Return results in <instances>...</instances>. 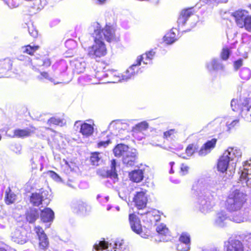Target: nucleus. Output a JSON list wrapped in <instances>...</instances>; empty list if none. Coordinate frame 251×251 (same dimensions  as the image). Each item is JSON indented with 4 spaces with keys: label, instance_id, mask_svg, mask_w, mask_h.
<instances>
[{
    "label": "nucleus",
    "instance_id": "52",
    "mask_svg": "<svg viewBox=\"0 0 251 251\" xmlns=\"http://www.w3.org/2000/svg\"><path fill=\"white\" fill-rule=\"evenodd\" d=\"M65 46L69 50H74L77 47V43L73 39H69L65 42Z\"/></svg>",
    "mask_w": 251,
    "mask_h": 251
},
{
    "label": "nucleus",
    "instance_id": "33",
    "mask_svg": "<svg viewBox=\"0 0 251 251\" xmlns=\"http://www.w3.org/2000/svg\"><path fill=\"white\" fill-rule=\"evenodd\" d=\"M130 179L135 182L141 181L144 178V171L142 170H135L129 174Z\"/></svg>",
    "mask_w": 251,
    "mask_h": 251
},
{
    "label": "nucleus",
    "instance_id": "1",
    "mask_svg": "<svg viewBox=\"0 0 251 251\" xmlns=\"http://www.w3.org/2000/svg\"><path fill=\"white\" fill-rule=\"evenodd\" d=\"M93 30L92 35L94 38V43L88 48L87 55L91 58L97 59L104 56L106 54V48L104 40L108 42L117 41L114 28L106 25L101 28L98 23H94L91 27Z\"/></svg>",
    "mask_w": 251,
    "mask_h": 251
},
{
    "label": "nucleus",
    "instance_id": "63",
    "mask_svg": "<svg viewBox=\"0 0 251 251\" xmlns=\"http://www.w3.org/2000/svg\"><path fill=\"white\" fill-rule=\"evenodd\" d=\"M110 143V141L109 140H107L106 141H100L98 143V147L99 148H105Z\"/></svg>",
    "mask_w": 251,
    "mask_h": 251
},
{
    "label": "nucleus",
    "instance_id": "60",
    "mask_svg": "<svg viewBox=\"0 0 251 251\" xmlns=\"http://www.w3.org/2000/svg\"><path fill=\"white\" fill-rule=\"evenodd\" d=\"M188 170H189V167L187 165H186L184 164H181V167H180V174L181 175H182V176L185 175L186 174H187L188 173Z\"/></svg>",
    "mask_w": 251,
    "mask_h": 251
},
{
    "label": "nucleus",
    "instance_id": "21",
    "mask_svg": "<svg viewBox=\"0 0 251 251\" xmlns=\"http://www.w3.org/2000/svg\"><path fill=\"white\" fill-rule=\"evenodd\" d=\"M191 17L192 18L196 17L195 16H193L191 9H187L181 11L177 22L179 30H181V28L183 27L188 19Z\"/></svg>",
    "mask_w": 251,
    "mask_h": 251
},
{
    "label": "nucleus",
    "instance_id": "7",
    "mask_svg": "<svg viewBox=\"0 0 251 251\" xmlns=\"http://www.w3.org/2000/svg\"><path fill=\"white\" fill-rule=\"evenodd\" d=\"M94 251H128V248L123 240H117L108 243L101 241L94 246Z\"/></svg>",
    "mask_w": 251,
    "mask_h": 251
},
{
    "label": "nucleus",
    "instance_id": "37",
    "mask_svg": "<svg viewBox=\"0 0 251 251\" xmlns=\"http://www.w3.org/2000/svg\"><path fill=\"white\" fill-rule=\"evenodd\" d=\"M175 30H177L176 28H173L170 32L167 33L164 36V40L166 44H172L177 40Z\"/></svg>",
    "mask_w": 251,
    "mask_h": 251
},
{
    "label": "nucleus",
    "instance_id": "4",
    "mask_svg": "<svg viewBox=\"0 0 251 251\" xmlns=\"http://www.w3.org/2000/svg\"><path fill=\"white\" fill-rule=\"evenodd\" d=\"M242 152L237 148H228L219 158L217 163L218 170L225 173L228 176H232L235 172L236 162L241 158Z\"/></svg>",
    "mask_w": 251,
    "mask_h": 251
},
{
    "label": "nucleus",
    "instance_id": "8",
    "mask_svg": "<svg viewBox=\"0 0 251 251\" xmlns=\"http://www.w3.org/2000/svg\"><path fill=\"white\" fill-rule=\"evenodd\" d=\"M70 207L74 213L81 216L89 215L92 209L90 205L81 200H73L70 203Z\"/></svg>",
    "mask_w": 251,
    "mask_h": 251
},
{
    "label": "nucleus",
    "instance_id": "22",
    "mask_svg": "<svg viewBox=\"0 0 251 251\" xmlns=\"http://www.w3.org/2000/svg\"><path fill=\"white\" fill-rule=\"evenodd\" d=\"M35 128L30 126L25 129H16L14 130V135L12 137L24 138L30 136L34 133Z\"/></svg>",
    "mask_w": 251,
    "mask_h": 251
},
{
    "label": "nucleus",
    "instance_id": "40",
    "mask_svg": "<svg viewBox=\"0 0 251 251\" xmlns=\"http://www.w3.org/2000/svg\"><path fill=\"white\" fill-rule=\"evenodd\" d=\"M39 217V212L37 210H31L26 214V220L30 223H33Z\"/></svg>",
    "mask_w": 251,
    "mask_h": 251
},
{
    "label": "nucleus",
    "instance_id": "47",
    "mask_svg": "<svg viewBox=\"0 0 251 251\" xmlns=\"http://www.w3.org/2000/svg\"><path fill=\"white\" fill-rule=\"evenodd\" d=\"M24 27L25 28H27L29 34L33 37L35 38L37 36V31L35 29L31 23L29 22L28 23L25 24Z\"/></svg>",
    "mask_w": 251,
    "mask_h": 251
},
{
    "label": "nucleus",
    "instance_id": "27",
    "mask_svg": "<svg viewBox=\"0 0 251 251\" xmlns=\"http://www.w3.org/2000/svg\"><path fill=\"white\" fill-rule=\"evenodd\" d=\"M37 79L42 82L49 81L53 83L54 84H58L59 82L55 80L57 78V75L49 74L47 72H42L36 76Z\"/></svg>",
    "mask_w": 251,
    "mask_h": 251
},
{
    "label": "nucleus",
    "instance_id": "14",
    "mask_svg": "<svg viewBox=\"0 0 251 251\" xmlns=\"http://www.w3.org/2000/svg\"><path fill=\"white\" fill-rule=\"evenodd\" d=\"M225 248L226 251H244V246L243 243L239 240L229 238L225 242Z\"/></svg>",
    "mask_w": 251,
    "mask_h": 251
},
{
    "label": "nucleus",
    "instance_id": "59",
    "mask_svg": "<svg viewBox=\"0 0 251 251\" xmlns=\"http://www.w3.org/2000/svg\"><path fill=\"white\" fill-rule=\"evenodd\" d=\"M22 0H6L7 4L10 7H16L22 2Z\"/></svg>",
    "mask_w": 251,
    "mask_h": 251
},
{
    "label": "nucleus",
    "instance_id": "6",
    "mask_svg": "<svg viewBox=\"0 0 251 251\" xmlns=\"http://www.w3.org/2000/svg\"><path fill=\"white\" fill-rule=\"evenodd\" d=\"M230 105L233 111L239 110L242 118L247 121L251 122V105H250L249 99L243 97L238 100L233 99Z\"/></svg>",
    "mask_w": 251,
    "mask_h": 251
},
{
    "label": "nucleus",
    "instance_id": "36",
    "mask_svg": "<svg viewBox=\"0 0 251 251\" xmlns=\"http://www.w3.org/2000/svg\"><path fill=\"white\" fill-rule=\"evenodd\" d=\"M156 213V210L153 209L150 211H146L144 213L138 212V214L143 216V221L151 224L153 223V217L154 213Z\"/></svg>",
    "mask_w": 251,
    "mask_h": 251
},
{
    "label": "nucleus",
    "instance_id": "49",
    "mask_svg": "<svg viewBox=\"0 0 251 251\" xmlns=\"http://www.w3.org/2000/svg\"><path fill=\"white\" fill-rule=\"evenodd\" d=\"M44 159V157L43 155L40 153H36L31 160L32 168L36 167L35 166H33V164L35 165L36 162H38L41 165H43Z\"/></svg>",
    "mask_w": 251,
    "mask_h": 251
},
{
    "label": "nucleus",
    "instance_id": "42",
    "mask_svg": "<svg viewBox=\"0 0 251 251\" xmlns=\"http://www.w3.org/2000/svg\"><path fill=\"white\" fill-rule=\"evenodd\" d=\"M16 195L9 189V191H6L5 192V203L7 204L14 203L16 199Z\"/></svg>",
    "mask_w": 251,
    "mask_h": 251
},
{
    "label": "nucleus",
    "instance_id": "50",
    "mask_svg": "<svg viewBox=\"0 0 251 251\" xmlns=\"http://www.w3.org/2000/svg\"><path fill=\"white\" fill-rule=\"evenodd\" d=\"M99 152L92 153L90 157V160L93 165L98 166L100 161V158L99 157Z\"/></svg>",
    "mask_w": 251,
    "mask_h": 251
},
{
    "label": "nucleus",
    "instance_id": "18",
    "mask_svg": "<svg viewBox=\"0 0 251 251\" xmlns=\"http://www.w3.org/2000/svg\"><path fill=\"white\" fill-rule=\"evenodd\" d=\"M251 163H249V166L247 164L244 166L243 170H242L241 174L240 176V181L242 183H246V185L251 188Z\"/></svg>",
    "mask_w": 251,
    "mask_h": 251
},
{
    "label": "nucleus",
    "instance_id": "23",
    "mask_svg": "<svg viewBox=\"0 0 251 251\" xmlns=\"http://www.w3.org/2000/svg\"><path fill=\"white\" fill-rule=\"evenodd\" d=\"M116 162L115 159L111 161V169L109 170L102 171L100 175L103 177H109L113 179L114 182L118 180V174L116 170Z\"/></svg>",
    "mask_w": 251,
    "mask_h": 251
},
{
    "label": "nucleus",
    "instance_id": "25",
    "mask_svg": "<svg viewBox=\"0 0 251 251\" xmlns=\"http://www.w3.org/2000/svg\"><path fill=\"white\" fill-rule=\"evenodd\" d=\"M206 68L210 72L222 71L224 69V65L220 59L214 58L207 63Z\"/></svg>",
    "mask_w": 251,
    "mask_h": 251
},
{
    "label": "nucleus",
    "instance_id": "30",
    "mask_svg": "<svg viewBox=\"0 0 251 251\" xmlns=\"http://www.w3.org/2000/svg\"><path fill=\"white\" fill-rule=\"evenodd\" d=\"M41 220L44 223L52 222L54 218L53 211L50 208L42 210L40 214Z\"/></svg>",
    "mask_w": 251,
    "mask_h": 251
},
{
    "label": "nucleus",
    "instance_id": "55",
    "mask_svg": "<svg viewBox=\"0 0 251 251\" xmlns=\"http://www.w3.org/2000/svg\"><path fill=\"white\" fill-rule=\"evenodd\" d=\"M48 174L54 181L60 182L62 181V179L60 176L53 171H50L48 172Z\"/></svg>",
    "mask_w": 251,
    "mask_h": 251
},
{
    "label": "nucleus",
    "instance_id": "24",
    "mask_svg": "<svg viewBox=\"0 0 251 251\" xmlns=\"http://www.w3.org/2000/svg\"><path fill=\"white\" fill-rule=\"evenodd\" d=\"M232 15L234 18L237 25L240 28L244 25L243 23L249 16L248 12L244 10H237L232 13Z\"/></svg>",
    "mask_w": 251,
    "mask_h": 251
},
{
    "label": "nucleus",
    "instance_id": "43",
    "mask_svg": "<svg viewBox=\"0 0 251 251\" xmlns=\"http://www.w3.org/2000/svg\"><path fill=\"white\" fill-rule=\"evenodd\" d=\"M239 124V120L238 119H233L231 118H227L226 123V125L227 127V130L229 131L231 129L234 128V127L238 126Z\"/></svg>",
    "mask_w": 251,
    "mask_h": 251
},
{
    "label": "nucleus",
    "instance_id": "11",
    "mask_svg": "<svg viewBox=\"0 0 251 251\" xmlns=\"http://www.w3.org/2000/svg\"><path fill=\"white\" fill-rule=\"evenodd\" d=\"M27 233V231L24 228L16 229L11 234V240L17 244H24L28 240Z\"/></svg>",
    "mask_w": 251,
    "mask_h": 251
},
{
    "label": "nucleus",
    "instance_id": "5",
    "mask_svg": "<svg viewBox=\"0 0 251 251\" xmlns=\"http://www.w3.org/2000/svg\"><path fill=\"white\" fill-rule=\"evenodd\" d=\"M247 195L239 190L230 191L225 201L226 210L232 213L230 220L235 215L240 214L241 211L246 205Z\"/></svg>",
    "mask_w": 251,
    "mask_h": 251
},
{
    "label": "nucleus",
    "instance_id": "16",
    "mask_svg": "<svg viewBox=\"0 0 251 251\" xmlns=\"http://www.w3.org/2000/svg\"><path fill=\"white\" fill-rule=\"evenodd\" d=\"M137 159V151L135 149H128L123 157V162L127 166L134 165Z\"/></svg>",
    "mask_w": 251,
    "mask_h": 251
},
{
    "label": "nucleus",
    "instance_id": "38",
    "mask_svg": "<svg viewBox=\"0 0 251 251\" xmlns=\"http://www.w3.org/2000/svg\"><path fill=\"white\" fill-rule=\"evenodd\" d=\"M148 127V123L146 121H143L132 127V131L133 133H138L146 130Z\"/></svg>",
    "mask_w": 251,
    "mask_h": 251
},
{
    "label": "nucleus",
    "instance_id": "32",
    "mask_svg": "<svg viewBox=\"0 0 251 251\" xmlns=\"http://www.w3.org/2000/svg\"><path fill=\"white\" fill-rule=\"evenodd\" d=\"M75 71L78 74L82 73L86 68V63L83 58H80L73 60L72 62Z\"/></svg>",
    "mask_w": 251,
    "mask_h": 251
},
{
    "label": "nucleus",
    "instance_id": "17",
    "mask_svg": "<svg viewBox=\"0 0 251 251\" xmlns=\"http://www.w3.org/2000/svg\"><path fill=\"white\" fill-rule=\"evenodd\" d=\"M146 191L137 192L134 198V201L138 209H142L146 207L147 202Z\"/></svg>",
    "mask_w": 251,
    "mask_h": 251
},
{
    "label": "nucleus",
    "instance_id": "51",
    "mask_svg": "<svg viewBox=\"0 0 251 251\" xmlns=\"http://www.w3.org/2000/svg\"><path fill=\"white\" fill-rule=\"evenodd\" d=\"M243 24L244 25H242L241 28H245L248 31L251 32V16H248Z\"/></svg>",
    "mask_w": 251,
    "mask_h": 251
},
{
    "label": "nucleus",
    "instance_id": "57",
    "mask_svg": "<svg viewBox=\"0 0 251 251\" xmlns=\"http://www.w3.org/2000/svg\"><path fill=\"white\" fill-rule=\"evenodd\" d=\"M243 241L246 246L251 250V233H247L244 235Z\"/></svg>",
    "mask_w": 251,
    "mask_h": 251
},
{
    "label": "nucleus",
    "instance_id": "20",
    "mask_svg": "<svg viewBox=\"0 0 251 251\" xmlns=\"http://www.w3.org/2000/svg\"><path fill=\"white\" fill-rule=\"evenodd\" d=\"M75 127L78 128L80 127L79 132L84 136L88 137L91 136L94 132V127L90 124L77 121L75 123Z\"/></svg>",
    "mask_w": 251,
    "mask_h": 251
},
{
    "label": "nucleus",
    "instance_id": "13",
    "mask_svg": "<svg viewBox=\"0 0 251 251\" xmlns=\"http://www.w3.org/2000/svg\"><path fill=\"white\" fill-rule=\"evenodd\" d=\"M13 66V60L10 58L0 60V77H8Z\"/></svg>",
    "mask_w": 251,
    "mask_h": 251
},
{
    "label": "nucleus",
    "instance_id": "26",
    "mask_svg": "<svg viewBox=\"0 0 251 251\" xmlns=\"http://www.w3.org/2000/svg\"><path fill=\"white\" fill-rule=\"evenodd\" d=\"M217 139L213 138L211 140L207 141L198 151L199 155L200 156H205L209 153L213 149L216 144Z\"/></svg>",
    "mask_w": 251,
    "mask_h": 251
},
{
    "label": "nucleus",
    "instance_id": "64",
    "mask_svg": "<svg viewBox=\"0 0 251 251\" xmlns=\"http://www.w3.org/2000/svg\"><path fill=\"white\" fill-rule=\"evenodd\" d=\"M160 219V215H159V212L158 210H156V213L154 214L153 217V223L158 222Z\"/></svg>",
    "mask_w": 251,
    "mask_h": 251
},
{
    "label": "nucleus",
    "instance_id": "46",
    "mask_svg": "<svg viewBox=\"0 0 251 251\" xmlns=\"http://www.w3.org/2000/svg\"><path fill=\"white\" fill-rule=\"evenodd\" d=\"M240 76L243 80H249L251 77V71L247 67L242 68L240 72Z\"/></svg>",
    "mask_w": 251,
    "mask_h": 251
},
{
    "label": "nucleus",
    "instance_id": "9",
    "mask_svg": "<svg viewBox=\"0 0 251 251\" xmlns=\"http://www.w3.org/2000/svg\"><path fill=\"white\" fill-rule=\"evenodd\" d=\"M129 221L131 228L134 232L140 235L142 238H147L148 237L149 233L143 231L140 221L135 214H129Z\"/></svg>",
    "mask_w": 251,
    "mask_h": 251
},
{
    "label": "nucleus",
    "instance_id": "28",
    "mask_svg": "<svg viewBox=\"0 0 251 251\" xmlns=\"http://www.w3.org/2000/svg\"><path fill=\"white\" fill-rule=\"evenodd\" d=\"M227 220L228 216L226 211L222 210L217 213L214 223L216 226L223 227L226 225Z\"/></svg>",
    "mask_w": 251,
    "mask_h": 251
},
{
    "label": "nucleus",
    "instance_id": "12",
    "mask_svg": "<svg viewBox=\"0 0 251 251\" xmlns=\"http://www.w3.org/2000/svg\"><path fill=\"white\" fill-rule=\"evenodd\" d=\"M18 59L23 61L26 66H29L32 69L36 70L37 67L43 66L42 61L43 59L34 57L31 58L29 56L21 55L18 56Z\"/></svg>",
    "mask_w": 251,
    "mask_h": 251
},
{
    "label": "nucleus",
    "instance_id": "54",
    "mask_svg": "<svg viewBox=\"0 0 251 251\" xmlns=\"http://www.w3.org/2000/svg\"><path fill=\"white\" fill-rule=\"evenodd\" d=\"M230 53L231 51L230 49L227 48H223L221 53L222 59L224 60H226L228 58Z\"/></svg>",
    "mask_w": 251,
    "mask_h": 251
},
{
    "label": "nucleus",
    "instance_id": "45",
    "mask_svg": "<svg viewBox=\"0 0 251 251\" xmlns=\"http://www.w3.org/2000/svg\"><path fill=\"white\" fill-rule=\"evenodd\" d=\"M156 230L160 236H167L169 234V229L163 224L157 226Z\"/></svg>",
    "mask_w": 251,
    "mask_h": 251
},
{
    "label": "nucleus",
    "instance_id": "10",
    "mask_svg": "<svg viewBox=\"0 0 251 251\" xmlns=\"http://www.w3.org/2000/svg\"><path fill=\"white\" fill-rule=\"evenodd\" d=\"M232 221L237 223L247 221L251 222V202L250 204L246 203L240 214L235 215L232 218Z\"/></svg>",
    "mask_w": 251,
    "mask_h": 251
},
{
    "label": "nucleus",
    "instance_id": "61",
    "mask_svg": "<svg viewBox=\"0 0 251 251\" xmlns=\"http://www.w3.org/2000/svg\"><path fill=\"white\" fill-rule=\"evenodd\" d=\"M103 73H105V72L96 73L95 77H94V78H96V80L98 81V83H99L100 80H103L106 78V77L102 76Z\"/></svg>",
    "mask_w": 251,
    "mask_h": 251
},
{
    "label": "nucleus",
    "instance_id": "34",
    "mask_svg": "<svg viewBox=\"0 0 251 251\" xmlns=\"http://www.w3.org/2000/svg\"><path fill=\"white\" fill-rule=\"evenodd\" d=\"M78 82L82 85L89 84H98V81L96 78L92 75H83L78 78Z\"/></svg>",
    "mask_w": 251,
    "mask_h": 251
},
{
    "label": "nucleus",
    "instance_id": "44",
    "mask_svg": "<svg viewBox=\"0 0 251 251\" xmlns=\"http://www.w3.org/2000/svg\"><path fill=\"white\" fill-rule=\"evenodd\" d=\"M199 147L197 144L189 145L185 150V153L187 157L191 156L195 152L198 151Z\"/></svg>",
    "mask_w": 251,
    "mask_h": 251
},
{
    "label": "nucleus",
    "instance_id": "53",
    "mask_svg": "<svg viewBox=\"0 0 251 251\" xmlns=\"http://www.w3.org/2000/svg\"><path fill=\"white\" fill-rule=\"evenodd\" d=\"M176 249L178 251H189L190 250V247L189 245L178 242V243L176 245Z\"/></svg>",
    "mask_w": 251,
    "mask_h": 251
},
{
    "label": "nucleus",
    "instance_id": "31",
    "mask_svg": "<svg viewBox=\"0 0 251 251\" xmlns=\"http://www.w3.org/2000/svg\"><path fill=\"white\" fill-rule=\"evenodd\" d=\"M109 128L111 130L112 129H115L116 130H118L119 132L122 130H128L129 129V125L127 123H123L119 120L112 122L109 125Z\"/></svg>",
    "mask_w": 251,
    "mask_h": 251
},
{
    "label": "nucleus",
    "instance_id": "2",
    "mask_svg": "<svg viewBox=\"0 0 251 251\" xmlns=\"http://www.w3.org/2000/svg\"><path fill=\"white\" fill-rule=\"evenodd\" d=\"M204 178H200L195 182L192 190L197 197L196 206L200 212L206 214L211 212L216 204L213 190Z\"/></svg>",
    "mask_w": 251,
    "mask_h": 251
},
{
    "label": "nucleus",
    "instance_id": "29",
    "mask_svg": "<svg viewBox=\"0 0 251 251\" xmlns=\"http://www.w3.org/2000/svg\"><path fill=\"white\" fill-rule=\"evenodd\" d=\"M52 68L55 71L54 75H57V78L59 76V74L64 73L68 68L66 62L65 60H61L56 62L52 66Z\"/></svg>",
    "mask_w": 251,
    "mask_h": 251
},
{
    "label": "nucleus",
    "instance_id": "19",
    "mask_svg": "<svg viewBox=\"0 0 251 251\" xmlns=\"http://www.w3.org/2000/svg\"><path fill=\"white\" fill-rule=\"evenodd\" d=\"M48 192L43 191L41 193H32L30 196V202L34 206H39L43 201L48 199Z\"/></svg>",
    "mask_w": 251,
    "mask_h": 251
},
{
    "label": "nucleus",
    "instance_id": "58",
    "mask_svg": "<svg viewBox=\"0 0 251 251\" xmlns=\"http://www.w3.org/2000/svg\"><path fill=\"white\" fill-rule=\"evenodd\" d=\"M177 131L175 129H170L166 132H164L163 137L164 138H173L175 133H176Z\"/></svg>",
    "mask_w": 251,
    "mask_h": 251
},
{
    "label": "nucleus",
    "instance_id": "35",
    "mask_svg": "<svg viewBox=\"0 0 251 251\" xmlns=\"http://www.w3.org/2000/svg\"><path fill=\"white\" fill-rule=\"evenodd\" d=\"M128 149V146L124 144H118L113 149V153L116 157H123Z\"/></svg>",
    "mask_w": 251,
    "mask_h": 251
},
{
    "label": "nucleus",
    "instance_id": "3",
    "mask_svg": "<svg viewBox=\"0 0 251 251\" xmlns=\"http://www.w3.org/2000/svg\"><path fill=\"white\" fill-rule=\"evenodd\" d=\"M155 52L151 50L139 56L136 62L129 67L124 74L121 75L114 70H107L105 73H103L102 76L108 78L107 80L108 83H116L122 80L127 81L142 72L141 68H139L142 61L144 64H151Z\"/></svg>",
    "mask_w": 251,
    "mask_h": 251
},
{
    "label": "nucleus",
    "instance_id": "56",
    "mask_svg": "<svg viewBox=\"0 0 251 251\" xmlns=\"http://www.w3.org/2000/svg\"><path fill=\"white\" fill-rule=\"evenodd\" d=\"M109 198L108 196H104L102 194H98L97 196V200L101 204H104L109 201Z\"/></svg>",
    "mask_w": 251,
    "mask_h": 251
},
{
    "label": "nucleus",
    "instance_id": "62",
    "mask_svg": "<svg viewBox=\"0 0 251 251\" xmlns=\"http://www.w3.org/2000/svg\"><path fill=\"white\" fill-rule=\"evenodd\" d=\"M243 65V59H239L234 62V69L237 70Z\"/></svg>",
    "mask_w": 251,
    "mask_h": 251
},
{
    "label": "nucleus",
    "instance_id": "48",
    "mask_svg": "<svg viewBox=\"0 0 251 251\" xmlns=\"http://www.w3.org/2000/svg\"><path fill=\"white\" fill-rule=\"evenodd\" d=\"M178 242L182 243L183 244H185V245L187 244V245H189L190 247L191 240L189 234L185 232L182 233L179 238Z\"/></svg>",
    "mask_w": 251,
    "mask_h": 251
},
{
    "label": "nucleus",
    "instance_id": "41",
    "mask_svg": "<svg viewBox=\"0 0 251 251\" xmlns=\"http://www.w3.org/2000/svg\"><path fill=\"white\" fill-rule=\"evenodd\" d=\"M48 124L50 126L55 125L63 126L66 125V121L63 119L52 117L48 121Z\"/></svg>",
    "mask_w": 251,
    "mask_h": 251
},
{
    "label": "nucleus",
    "instance_id": "15",
    "mask_svg": "<svg viewBox=\"0 0 251 251\" xmlns=\"http://www.w3.org/2000/svg\"><path fill=\"white\" fill-rule=\"evenodd\" d=\"M34 230L38 237L39 248L43 250H46L49 246V243L48 237L43 228L39 226H37L34 227Z\"/></svg>",
    "mask_w": 251,
    "mask_h": 251
},
{
    "label": "nucleus",
    "instance_id": "39",
    "mask_svg": "<svg viewBox=\"0 0 251 251\" xmlns=\"http://www.w3.org/2000/svg\"><path fill=\"white\" fill-rule=\"evenodd\" d=\"M39 49V46H31L30 45H28L22 47V51L23 53H27L30 55H33L34 53Z\"/></svg>",
    "mask_w": 251,
    "mask_h": 251
}]
</instances>
